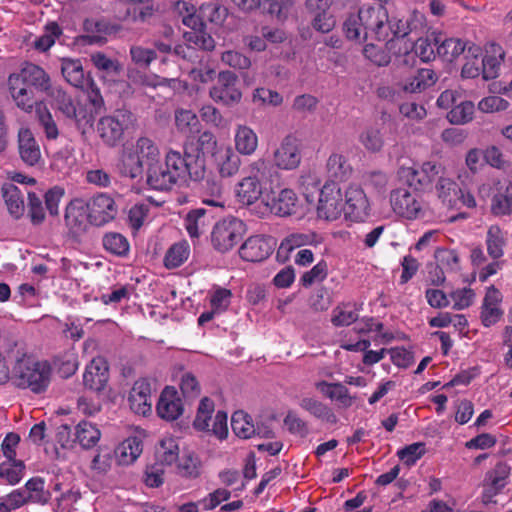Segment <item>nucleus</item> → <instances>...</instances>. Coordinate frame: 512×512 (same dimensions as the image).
<instances>
[{
  "label": "nucleus",
  "mask_w": 512,
  "mask_h": 512,
  "mask_svg": "<svg viewBox=\"0 0 512 512\" xmlns=\"http://www.w3.org/2000/svg\"><path fill=\"white\" fill-rule=\"evenodd\" d=\"M422 15L413 11L408 15H389L379 5L361 6L357 13H350L343 22L342 30L348 40L363 43L370 34L374 39L385 42L388 49L397 40H404L421 24Z\"/></svg>",
  "instance_id": "nucleus-1"
},
{
  "label": "nucleus",
  "mask_w": 512,
  "mask_h": 512,
  "mask_svg": "<svg viewBox=\"0 0 512 512\" xmlns=\"http://www.w3.org/2000/svg\"><path fill=\"white\" fill-rule=\"evenodd\" d=\"M4 353L11 366V385L14 388L35 395L48 390L53 376V368L48 360L29 354L19 342H9Z\"/></svg>",
  "instance_id": "nucleus-2"
},
{
  "label": "nucleus",
  "mask_w": 512,
  "mask_h": 512,
  "mask_svg": "<svg viewBox=\"0 0 512 512\" xmlns=\"http://www.w3.org/2000/svg\"><path fill=\"white\" fill-rule=\"evenodd\" d=\"M7 86L15 105L22 111L31 113L38 104L34 91H48L50 75L42 67L26 62L19 71L8 76Z\"/></svg>",
  "instance_id": "nucleus-3"
},
{
  "label": "nucleus",
  "mask_w": 512,
  "mask_h": 512,
  "mask_svg": "<svg viewBox=\"0 0 512 512\" xmlns=\"http://www.w3.org/2000/svg\"><path fill=\"white\" fill-rule=\"evenodd\" d=\"M182 153L169 149L164 161L151 162L146 170L147 185L158 191H169L175 185L194 179V173Z\"/></svg>",
  "instance_id": "nucleus-4"
},
{
  "label": "nucleus",
  "mask_w": 512,
  "mask_h": 512,
  "mask_svg": "<svg viewBox=\"0 0 512 512\" xmlns=\"http://www.w3.org/2000/svg\"><path fill=\"white\" fill-rule=\"evenodd\" d=\"M222 147L218 144L214 133L207 130L201 132L196 140L188 139L184 142L182 156L190 165L195 180L204 178L206 171L204 155L211 154L213 157Z\"/></svg>",
  "instance_id": "nucleus-5"
},
{
  "label": "nucleus",
  "mask_w": 512,
  "mask_h": 512,
  "mask_svg": "<svg viewBox=\"0 0 512 512\" xmlns=\"http://www.w3.org/2000/svg\"><path fill=\"white\" fill-rule=\"evenodd\" d=\"M135 115L127 109H118L97 121L96 132L104 145L117 146L124 138L126 130L134 126Z\"/></svg>",
  "instance_id": "nucleus-6"
},
{
  "label": "nucleus",
  "mask_w": 512,
  "mask_h": 512,
  "mask_svg": "<svg viewBox=\"0 0 512 512\" xmlns=\"http://www.w3.org/2000/svg\"><path fill=\"white\" fill-rule=\"evenodd\" d=\"M44 93L51 98V105L58 110L65 118L72 120L78 129L85 131L92 126V114L88 110L75 103L73 98L61 87H54L50 80V89Z\"/></svg>",
  "instance_id": "nucleus-7"
},
{
  "label": "nucleus",
  "mask_w": 512,
  "mask_h": 512,
  "mask_svg": "<svg viewBox=\"0 0 512 512\" xmlns=\"http://www.w3.org/2000/svg\"><path fill=\"white\" fill-rule=\"evenodd\" d=\"M443 167L432 161L424 162L419 169L415 167H400L397 175L399 180L416 191L431 189L433 181L441 176Z\"/></svg>",
  "instance_id": "nucleus-8"
},
{
  "label": "nucleus",
  "mask_w": 512,
  "mask_h": 512,
  "mask_svg": "<svg viewBox=\"0 0 512 512\" xmlns=\"http://www.w3.org/2000/svg\"><path fill=\"white\" fill-rule=\"evenodd\" d=\"M246 231L245 224L238 218H227L218 222L212 231L211 240L214 248L226 252L237 245Z\"/></svg>",
  "instance_id": "nucleus-9"
},
{
  "label": "nucleus",
  "mask_w": 512,
  "mask_h": 512,
  "mask_svg": "<svg viewBox=\"0 0 512 512\" xmlns=\"http://www.w3.org/2000/svg\"><path fill=\"white\" fill-rule=\"evenodd\" d=\"M298 197L296 193L289 188H284L278 193H272V196H267L265 201H262L258 206L257 213L263 217L269 213L277 216L285 217L296 212Z\"/></svg>",
  "instance_id": "nucleus-10"
},
{
  "label": "nucleus",
  "mask_w": 512,
  "mask_h": 512,
  "mask_svg": "<svg viewBox=\"0 0 512 512\" xmlns=\"http://www.w3.org/2000/svg\"><path fill=\"white\" fill-rule=\"evenodd\" d=\"M87 218L95 226H103L112 221L117 213L118 207L114 199L106 194L99 193L93 196L87 203Z\"/></svg>",
  "instance_id": "nucleus-11"
},
{
  "label": "nucleus",
  "mask_w": 512,
  "mask_h": 512,
  "mask_svg": "<svg viewBox=\"0 0 512 512\" xmlns=\"http://www.w3.org/2000/svg\"><path fill=\"white\" fill-rule=\"evenodd\" d=\"M344 215L354 222H363L370 215V204L364 190L350 185L345 192Z\"/></svg>",
  "instance_id": "nucleus-12"
},
{
  "label": "nucleus",
  "mask_w": 512,
  "mask_h": 512,
  "mask_svg": "<svg viewBox=\"0 0 512 512\" xmlns=\"http://www.w3.org/2000/svg\"><path fill=\"white\" fill-rule=\"evenodd\" d=\"M215 102L232 105L241 100L242 94L237 87V76L231 71L218 74L217 83L209 91Z\"/></svg>",
  "instance_id": "nucleus-13"
},
{
  "label": "nucleus",
  "mask_w": 512,
  "mask_h": 512,
  "mask_svg": "<svg viewBox=\"0 0 512 512\" xmlns=\"http://www.w3.org/2000/svg\"><path fill=\"white\" fill-rule=\"evenodd\" d=\"M390 203L393 211L406 219H416L423 215L420 201L407 188L394 189L390 195Z\"/></svg>",
  "instance_id": "nucleus-14"
},
{
  "label": "nucleus",
  "mask_w": 512,
  "mask_h": 512,
  "mask_svg": "<svg viewBox=\"0 0 512 512\" xmlns=\"http://www.w3.org/2000/svg\"><path fill=\"white\" fill-rule=\"evenodd\" d=\"M344 210L341 188L334 181H327L322 186V215L328 221L338 219Z\"/></svg>",
  "instance_id": "nucleus-15"
},
{
  "label": "nucleus",
  "mask_w": 512,
  "mask_h": 512,
  "mask_svg": "<svg viewBox=\"0 0 512 512\" xmlns=\"http://www.w3.org/2000/svg\"><path fill=\"white\" fill-rule=\"evenodd\" d=\"M128 402L131 410L138 415H147L152 409V388L146 378L135 381L129 393Z\"/></svg>",
  "instance_id": "nucleus-16"
},
{
  "label": "nucleus",
  "mask_w": 512,
  "mask_h": 512,
  "mask_svg": "<svg viewBox=\"0 0 512 512\" xmlns=\"http://www.w3.org/2000/svg\"><path fill=\"white\" fill-rule=\"evenodd\" d=\"M301 162L298 141L293 136H286L274 152L275 165L283 170L296 169Z\"/></svg>",
  "instance_id": "nucleus-17"
},
{
  "label": "nucleus",
  "mask_w": 512,
  "mask_h": 512,
  "mask_svg": "<svg viewBox=\"0 0 512 512\" xmlns=\"http://www.w3.org/2000/svg\"><path fill=\"white\" fill-rule=\"evenodd\" d=\"M259 165L262 166L263 163H255L251 175L244 177L236 186L238 201L244 205H253L262 195V186L258 177Z\"/></svg>",
  "instance_id": "nucleus-18"
},
{
  "label": "nucleus",
  "mask_w": 512,
  "mask_h": 512,
  "mask_svg": "<svg viewBox=\"0 0 512 512\" xmlns=\"http://www.w3.org/2000/svg\"><path fill=\"white\" fill-rule=\"evenodd\" d=\"M157 413L167 421L176 420L182 415V401L174 387L167 386L162 391L157 403Z\"/></svg>",
  "instance_id": "nucleus-19"
},
{
  "label": "nucleus",
  "mask_w": 512,
  "mask_h": 512,
  "mask_svg": "<svg viewBox=\"0 0 512 512\" xmlns=\"http://www.w3.org/2000/svg\"><path fill=\"white\" fill-rule=\"evenodd\" d=\"M18 150L21 160L27 166H36L41 161V150L37 140L29 128H21L18 132Z\"/></svg>",
  "instance_id": "nucleus-20"
},
{
  "label": "nucleus",
  "mask_w": 512,
  "mask_h": 512,
  "mask_svg": "<svg viewBox=\"0 0 512 512\" xmlns=\"http://www.w3.org/2000/svg\"><path fill=\"white\" fill-rule=\"evenodd\" d=\"M109 378L108 366L104 359H93L87 365L83 374V383L86 388L101 391L105 388Z\"/></svg>",
  "instance_id": "nucleus-21"
},
{
  "label": "nucleus",
  "mask_w": 512,
  "mask_h": 512,
  "mask_svg": "<svg viewBox=\"0 0 512 512\" xmlns=\"http://www.w3.org/2000/svg\"><path fill=\"white\" fill-rule=\"evenodd\" d=\"M272 252V245L269 240L262 236L248 238L240 247L241 258L249 262H260L265 260Z\"/></svg>",
  "instance_id": "nucleus-22"
},
{
  "label": "nucleus",
  "mask_w": 512,
  "mask_h": 512,
  "mask_svg": "<svg viewBox=\"0 0 512 512\" xmlns=\"http://www.w3.org/2000/svg\"><path fill=\"white\" fill-rule=\"evenodd\" d=\"M437 81L436 73L431 69H417L413 74L408 76L400 83L404 92L420 93L431 87Z\"/></svg>",
  "instance_id": "nucleus-23"
},
{
  "label": "nucleus",
  "mask_w": 512,
  "mask_h": 512,
  "mask_svg": "<svg viewBox=\"0 0 512 512\" xmlns=\"http://www.w3.org/2000/svg\"><path fill=\"white\" fill-rule=\"evenodd\" d=\"M87 207L80 200L71 201L65 209V223L71 233L79 235L86 229Z\"/></svg>",
  "instance_id": "nucleus-24"
},
{
  "label": "nucleus",
  "mask_w": 512,
  "mask_h": 512,
  "mask_svg": "<svg viewBox=\"0 0 512 512\" xmlns=\"http://www.w3.org/2000/svg\"><path fill=\"white\" fill-rule=\"evenodd\" d=\"M213 158L222 177H232L238 173L241 160L231 147L223 146Z\"/></svg>",
  "instance_id": "nucleus-25"
},
{
  "label": "nucleus",
  "mask_w": 512,
  "mask_h": 512,
  "mask_svg": "<svg viewBox=\"0 0 512 512\" xmlns=\"http://www.w3.org/2000/svg\"><path fill=\"white\" fill-rule=\"evenodd\" d=\"M434 46H436L438 56L446 62H453L461 54L467 52L468 43L458 38H446L441 40L435 38Z\"/></svg>",
  "instance_id": "nucleus-26"
},
{
  "label": "nucleus",
  "mask_w": 512,
  "mask_h": 512,
  "mask_svg": "<svg viewBox=\"0 0 512 512\" xmlns=\"http://www.w3.org/2000/svg\"><path fill=\"white\" fill-rule=\"evenodd\" d=\"M2 194L9 213L14 218H20L25 210L24 193L13 183L2 187Z\"/></svg>",
  "instance_id": "nucleus-27"
},
{
  "label": "nucleus",
  "mask_w": 512,
  "mask_h": 512,
  "mask_svg": "<svg viewBox=\"0 0 512 512\" xmlns=\"http://www.w3.org/2000/svg\"><path fill=\"white\" fill-rule=\"evenodd\" d=\"M117 168L122 176L135 179L142 175L143 162L134 150L124 149Z\"/></svg>",
  "instance_id": "nucleus-28"
},
{
  "label": "nucleus",
  "mask_w": 512,
  "mask_h": 512,
  "mask_svg": "<svg viewBox=\"0 0 512 512\" xmlns=\"http://www.w3.org/2000/svg\"><path fill=\"white\" fill-rule=\"evenodd\" d=\"M35 113L38 125L47 140H56L60 134L58 124L51 111L43 102L35 106Z\"/></svg>",
  "instance_id": "nucleus-29"
},
{
  "label": "nucleus",
  "mask_w": 512,
  "mask_h": 512,
  "mask_svg": "<svg viewBox=\"0 0 512 512\" xmlns=\"http://www.w3.org/2000/svg\"><path fill=\"white\" fill-rule=\"evenodd\" d=\"M302 193L307 203L320 211V177L317 172H309L301 176Z\"/></svg>",
  "instance_id": "nucleus-30"
},
{
  "label": "nucleus",
  "mask_w": 512,
  "mask_h": 512,
  "mask_svg": "<svg viewBox=\"0 0 512 512\" xmlns=\"http://www.w3.org/2000/svg\"><path fill=\"white\" fill-rule=\"evenodd\" d=\"M184 225L191 238H198L209 225L207 210L204 208L191 210L184 219Z\"/></svg>",
  "instance_id": "nucleus-31"
},
{
  "label": "nucleus",
  "mask_w": 512,
  "mask_h": 512,
  "mask_svg": "<svg viewBox=\"0 0 512 512\" xmlns=\"http://www.w3.org/2000/svg\"><path fill=\"white\" fill-rule=\"evenodd\" d=\"M74 436L73 441L78 442L83 448L89 449L100 440L101 432L91 422L83 420L75 427Z\"/></svg>",
  "instance_id": "nucleus-32"
},
{
  "label": "nucleus",
  "mask_w": 512,
  "mask_h": 512,
  "mask_svg": "<svg viewBox=\"0 0 512 512\" xmlns=\"http://www.w3.org/2000/svg\"><path fill=\"white\" fill-rule=\"evenodd\" d=\"M23 489L28 503L44 505L51 498V493L45 489V483L41 477L29 479Z\"/></svg>",
  "instance_id": "nucleus-33"
},
{
  "label": "nucleus",
  "mask_w": 512,
  "mask_h": 512,
  "mask_svg": "<svg viewBox=\"0 0 512 512\" xmlns=\"http://www.w3.org/2000/svg\"><path fill=\"white\" fill-rule=\"evenodd\" d=\"M61 72L65 80L76 88L83 87L89 78L85 76L80 60L63 59Z\"/></svg>",
  "instance_id": "nucleus-34"
},
{
  "label": "nucleus",
  "mask_w": 512,
  "mask_h": 512,
  "mask_svg": "<svg viewBox=\"0 0 512 512\" xmlns=\"http://www.w3.org/2000/svg\"><path fill=\"white\" fill-rule=\"evenodd\" d=\"M326 169L328 177L332 179L331 181L338 184L347 180L352 172L351 166L341 154H332L327 160Z\"/></svg>",
  "instance_id": "nucleus-35"
},
{
  "label": "nucleus",
  "mask_w": 512,
  "mask_h": 512,
  "mask_svg": "<svg viewBox=\"0 0 512 512\" xmlns=\"http://www.w3.org/2000/svg\"><path fill=\"white\" fill-rule=\"evenodd\" d=\"M436 191L439 199L449 208H453L458 203L460 188L452 179L439 176L436 184Z\"/></svg>",
  "instance_id": "nucleus-36"
},
{
  "label": "nucleus",
  "mask_w": 512,
  "mask_h": 512,
  "mask_svg": "<svg viewBox=\"0 0 512 512\" xmlns=\"http://www.w3.org/2000/svg\"><path fill=\"white\" fill-rule=\"evenodd\" d=\"M510 472L511 468L506 462H498L492 470L486 473L483 486H487L500 493L507 485Z\"/></svg>",
  "instance_id": "nucleus-37"
},
{
  "label": "nucleus",
  "mask_w": 512,
  "mask_h": 512,
  "mask_svg": "<svg viewBox=\"0 0 512 512\" xmlns=\"http://www.w3.org/2000/svg\"><path fill=\"white\" fill-rule=\"evenodd\" d=\"M258 145L256 133L247 126H238L235 133V147L243 155H251Z\"/></svg>",
  "instance_id": "nucleus-38"
},
{
  "label": "nucleus",
  "mask_w": 512,
  "mask_h": 512,
  "mask_svg": "<svg viewBox=\"0 0 512 512\" xmlns=\"http://www.w3.org/2000/svg\"><path fill=\"white\" fill-rule=\"evenodd\" d=\"M231 427L236 436L248 439L255 436V425L250 415L244 411H236L231 418Z\"/></svg>",
  "instance_id": "nucleus-39"
},
{
  "label": "nucleus",
  "mask_w": 512,
  "mask_h": 512,
  "mask_svg": "<svg viewBox=\"0 0 512 512\" xmlns=\"http://www.w3.org/2000/svg\"><path fill=\"white\" fill-rule=\"evenodd\" d=\"M25 465L21 460H7L0 464V478L9 485L18 484L24 477Z\"/></svg>",
  "instance_id": "nucleus-40"
},
{
  "label": "nucleus",
  "mask_w": 512,
  "mask_h": 512,
  "mask_svg": "<svg viewBox=\"0 0 512 512\" xmlns=\"http://www.w3.org/2000/svg\"><path fill=\"white\" fill-rule=\"evenodd\" d=\"M190 246L186 241L173 244L167 251L164 264L168 269L181 266L189 257Z\"/></svg>",
  "instance_id": "nucleus-41"
},
{
  "label": "nucleus",
  "mask_w": 512,
  "mask_h": 512,
  "mask_svg": "<svg viewBox=\"0 0 512 512\" xmlns=\"http://www.w3.org/2000/svg\"><path fill=\"white\" fill-rule=\"evenodd\" d=\"M103 247L106 251L116 256H126L129 253V242L120 233H106L102 239Z\"/></svg>",
  "instance_id": "nucleus-42"
},
{
  "label": "nucleus",
  "mask_w": 512,
  "mask_h": 512,
  "mask_svg": "<svg viewBox=\"0 0 512 512\" xmlns=\"http://www.w3.org/2000/svg\"><path fill=\"white\" fill-rule=\"evenodd\" d=\"M487 252L493 259H498L503 255L505 246L504 233L497 225L489 227L486 236Z\"/></svg>",
  "instance_id": "nucleus-43"
},
{
  "label": "nucleus",
  "mask_w": 512,
  "mask_h": 512,
  "mask_svg": "<svg viewBox=\"0 0 512 512\" xmlns=\"http://www.w3.org/2000/svg\"><path fill=\"white\" fill-rule=\"evenodd\" d=\"M482 53V49L480 46L475 44H470L467 48L466 57H471V60H468L464 66L462 67L461 75L464 78H476L481 73V62L479 56Z\"/></svg>",
  "instance_id": "nucleus-44"
},
{
  "label": "nucleus",
  "mask_w": 512,
  "mask_h": 512,
  "mask_svg": "<svg viewBox=\"0 0 512 512\" xmlns=\"http://www.w3.org/2000/svg\"><path fill=\"white\" fill-rule=\"evenodd\" d=\"M160 464L171 465L179 458V446L177 440L173 437L163 438L156 450Z\"/></svg>",
  "instance_id": "nucleus-45"
},
{
  "label": "nucleus",
  "mask_w": 512,
  "mask_h": 512,
  "mask_svg": "<svg viewBox=\"0 0 512 512\" xmlns=\"http://www.w3.org/2000/svg\"><path fill=\"white\" fill-rule=\"evenodd\" d=\"M175 125L180 133L188 135L198 130L199 120L193 111L177 109L175 111Z\"/></svg>",
  "instance_id": "nucleus-46"
},
{
  "label": "nucleus",
  "mask_w": 512,
  "mask_h": 512,
  "mask_svg": "<svg viewBox=\"0 0 512 512\" xmlns=\"http://www.w3.org/2000/svg\"><path fill=\"white\" fill-rule=\"evenodd\" d=\"M137 154H139L140 160L142 162L144 160L147 161V165L151 162H156L159 160L160 151L158 146L148 137H140L135 146L134 150Z\"/></svg>",
  "instance_id": "nucleus-47"
},
{
  "label": "nucleus",
  "mask_w": 512,
  "mask_h": 512,
  "mask_svg": "<svg viewBox=\"0 0 512 512\" xmlns=\"http://www.w3.org/2000/svg\"><path fill=\"white\" fill-rule=\"evenodd\" d=\"M475 106L471 101H464L453 107L447 114L452 124H465L472 120Z\"/></svg>",
  "instance_id": "nucleus-48"
},
{
  "label": "nucleus",
  "mask_w": 512,
  "mask_h": 512,
  "mask_svg": "<svg viewBox=\"0 0 512 512\" xmlns=\"http://www.w3.org/2000/svg\"><path fill=\"white\" fill-rule=\"evenodd\" d=\"M178 473L185 478L195 479L200 476V460L193 454H185L179 460Z\"/></svg>",
  "instance_id": "nucleus-49"
},
{
  "label": "nucleus",
  "mask_w": 512,
  "mask_h": 512,
  "mask_svg": "<svg viewBox=\"0 0 512 512\" xmlns=\"http://www.w3.org/2000/svg\"><path fill=\"white\" fill-rule=\"evenodd\" d=\"M173 11L181 19V22L191 28H195L198 24V18L196 17L195 6L187 1H176L174 3Z\"/></svg>",
  "instance_id": "nucleus-50"
},
{
  "label": "nucleus",
  "mask_w": 512,
  "mask_h": 512,
  "mask_svg": "<svg viewBox=\"0 0 512 512\" xmlns=\"http://www.w3.org/2000/svg\"><path fill=\"white\" fill-rule=\"evenodd\" d=\"M23 488L15 489L9 494L0 497V512H11L27 504Z\"/></svg>",
  "instance_id": "nucleus-51"
},
{
  "label": "nucleus",
  "mask_w": 512,
  "mask_h": 512,
  "mask_svg": "<svg viewBox=\"0 0 512 512\" xmlns=\"http://www.w3.org/2000/svg\"><path fill=\"white\" fill-rule=\"evenodd\" d=\"M362 145L370 152H378L382 149L384 140L377 127L366 128L359 137Z\"/></svg>",
  "instance_id": "nucleus-52"
},
{
  "label": "nucleus",
  "mask_w": 512,
  "mask_h": 512,
  "mask_svg": "<svg viewBox=\"0 0 512 512\" xmlns=\"http://www.w3.org/2000/svg\"><path fill=\"white\" fill-rule=\"evenodd\" d=\"M358 319V313L355 306L345 304L338 306L333 310L332 323L335 326H348Z\"/></svg>",
  "instance_id": "nucleus-53"
},
{
  "label": "nucleus",
  "mask_w": 512,
  "mask_h": 512,
  "mask_svg": "<svg viewBox=\"0 0 512 512\" xmlns=\"http://www.w3.org/2000/svg\"><path fill=\"white\" fill-rule=\"evenodd\" d=\"M491 210L495 215H507L512 213V187L494 195Z\"/></svg>",
  "instance_id": "nucleus-54"
},
{
  "label": "nucleus",
  "mask_w": 512,
  "mask_h": 512,
  "mask_svg": "<svg viewBox=\"0 0 512 512\" xmlns=\"http://www.w3.org/2000/svg\"><path fill=\"white\" fill-rule=\"evenodd\" d=\"M185 40L193 45L194 48H200L206 51H211L215 47L214 39L204 30H195L186 32L184 34Z\"/></svg>",
  "instance_id": "nucleus-55"
},
{
  "label": "nucleus",
  "mask_w": 512,
  "mask_h": 512,
  "mask_svg": "<svg viewBox=\"0 0 512 512\" xmlns=\"http://www.w3.org/2000/svg\"><path fill=\"white\" fill-rule=\"evenodd\" d=\"M62 34L60 26L56 22H50L45 26V32L35 41V48L47 51Z\"/></svg>",
  "instance_id": "nucleus-56"
},
{
  "label": "nucleus",
  "mask_w": 512,
  "mask_h": 512,
  "mask_svg": "<svg viewBox=\"0 0 512 512\" xmlns=\"http://www.w3.org/2000/svg\"><path fill=\"white\" fill-rule=\"evenodd\" d=\"M363 55L379 67L387 66L391 61L390 54L385 49L372 43L366 44L363 47Z\"/></svg>",
  "instance_id": "nucleus-57"
},
{
  "label": "nucleus",
  "mask_w": 512,
  "mask_h": 512,
  "mask_svg": "<svg viewBox=\"0 0 512 512\" xmlns=\"http://www.w3.org/2000/svg\"><path fill=\"white\" fill-rule=\"evenodd\" d=\"M292 5L293 0H264L266 12L280 21L287 18Z\"/></svg>",
  "instance_id": "nucleus-58"
},
{
  "label": "nucleus",
  "mask_w": 512,
  "mask_h": 512,
  "mask_svg": "<svg viewBox=\"0 0 512 512\" xmlns=\"http://www.w3.org/2000/svg\"><path fill=\"white\" fill-rule=\"evenodd\" d=\"M91 61L98 70L104 71L106 73L117 75L122 70L120 63L117 60H113L107 57L102 52H96L92 54Z\"/></svg>",
  "instance_id": "nucleus-59"
},
{
  "label": "nucleus",
  "mask_w": 512,
  "mask_h": 512,
  "mask_svg": "<svg viewBox=\"0 0 512 512\" xmlns=\"http://www.w3.org/2000/svg\"><path fill=\"white\" fill-rule=\"evenodd\" d=\"M221 61L223 64L239 70H246L251 66V60L244 54L235 51L227 50L222 53Z\"/></svg>",
  "instance_id": "nucleus-60"
},
{
  "label": "nucleus",
  "mask_w": 512,
  "mask_h": 512,
  "mask_svg": "<svg viewBox=\"0 0 512 512\" xmlns=\"http://www.w3.org/2000/svg\"><path fill=\"white\" fill-rule=\"evenodd\" d=\"M425 453V444L417 442L410 444L399 450L397 455L406 465L411 466L419 460Z\"/></svg>",
  "instance_id": "nucleus-61"
},
{
  "label": "nucleus",
  "mask_w": 512,
  "mask_h": 512,
  "mask_svg": "<svg viewBox=\"0 0 512 512\" xmlns=\"http://www.w3.org/2000/svg\"><path fill=\"white\" fill-rule=\"evenodd\" d=\"M130 56L136 65L144 68L148 67L157 58L154 50L142 46H132Z\"/></svg>",
  "instance_id": "nucleus-62"
},
{
  "label": "nucleus",
  "mask_w": 512,
  "mask_h": 512,
  "mask_svg": "<svg viewBox=\"0 0 512 512\" xmlns=\"http://www.w3.org/2000/svg\"><path fill=\"white\" fill-rule=\"evenodd\" d=\"M231 493L225 488H218L215 491L209 493L206 497L199 500L204 511H210L219 506L223 501L230 498Z\"/></svg>",
  "instance_id": "nucleus-63"
},
{
  "label": "nucleus",
  "mask_w": 512,
  "mask_h": 512,
  "mask_svg": "<svg viewBox=\"0 0 512 512\" xmlns=\"http://www.w3.org/2000/svg\"><path fill=\"white\" fill-rule=\"evenodd\" d=\"M180 389L184 397L189 399L198 397L201 392L200 384L191 372H185L182 375Z\"/></svg>",
  "instance_id": "nucleus-64"
}]
</instances>
